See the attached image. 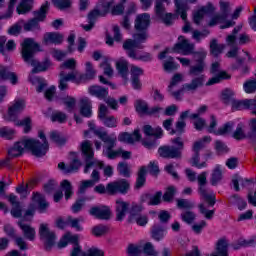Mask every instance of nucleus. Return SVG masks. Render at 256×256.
Segmentation results:
<instances>
[{
    "label": "nucleus",
    "instance_id": "obj_41",
    "mask_svg": "<svg viewBox=\"0 0 256 256\" xmlns=\"http://www.w3.org/2000/svg\"><path fill=\"white\" fill-rule=\"evenodd\" d=\"M116 69L125 81H127V75H129V62L127 60H119L116 63Z\"/></svg>",
    "mask_w": 256,
    "mask_h": 256
},
{
    "label": "nucleus",
    "instance_id": "obj_16",
    "mask_svg": "<svg viewBox=\"0 0 256 256\" xmlns=\"http://www.w3.org/2000/svg\"><path fill=\"white\" fill-rule=\"evenodd\" d=\"M4 232L8 237H10V239H14L15 245L19 247L20 251H27L28 246L25 238L17 236V231L15 230V228H13V226H11L10 224H6L4 226Z\"/></svg>",
    "mask_w": 256,
    "mask_h": 256
},
{
    "label": "nucleus",
    "instance_id": "obj_1",
    "mask_svg": "<svg viewBox=\"0 0 256 256\" xmlns=\"http://www.w3.org/2000/svg\"><path fill=\"white\" fill-rule=\"evenodd\" d=\"M41 44L33 38H25L21 43V56L24 63L33 67L32 73H41L49 69V61L39 62L35 59L36 53H41Z\"/></svg>",
    "mask_w": 256,
    "mask_h": 256
},
{
    "label": "nucleus",
    "instance_id": "obj_10",
    "mask_svg": "<svg viewBox=\"0 0 256 256\" xmlns=\"http://www.w3.org/2000/svg\"><path fill=\"white\" fill-rule=\"evenodd\" d=\"M113 5V1L106 2L102 4V9H94L88 13V24L87 25H82V28L84 31H91L93 27H95V21L99 19V17H105L107 13H109V9H111V6Z\"/></svg>",
    "mask_w": 256,
    "mask_h": 256
},
{
    "label": "nucleus",
    "instance_id": "obj_45",
    "mask_svg": "<svg viewBox=\"0 0 256 256\" xmlns=\"http://www.w3.org/2000/svg\"><path fill=\"white\" fill-rule=\"evenodd\" d=\"M232 109L234 111H241L243 109H249V103H253V101H249V99L245 100H231Z\"/></svg>",
    "mask_w": 256,
    "mask_h": 256
},
{
    "label": "nucleus",
    "instance_id": "obj_47",
    "mask_svg": "<svg viewBox=\"0 0 256 256\" xmlns=\"http://www.w3.org/2000/svg\"><path fill=\"white\" fill-rule=\"evenodd\" d=\"M61 102L65 105L68 113H72L73 109L77 106V99L73 96H66L61 98Z\"/></svg>",
    "mask_w": 256,
    "mask_h": 256
},
{
    "label": "nucleus",
    "instance_id": "obj_11",
    "mask_svg": "<svg viewBox=\"0 0 256 256\" xmlns=\"http://www.w3.org/2000/svg\"><path fill=\"white\" fill-rule=\"evenodd\" d=\"M197 182L199 185L198 193L201 195V197L208 203L210 207H213L215 203H217V200L215 199V195L213 192L208 193L207 188L205 185H207V172H202L197 176Z\"/></svg>",
    "mask_w": 256,
    "mask_h": 256
},
{
    "label": "nucleus",
    "instance_id": "obj_60",
    "mask_svg": "<svg viewBox=\"0 0 256 256\" xmlns=\"http://www.w3.org/2000/svg\"><path fill=\"white\" fill-rule=\"evenodd\" d=\"M117 170L122 177H131V169L127 162H120L117 166Z\"/></svg>",
    "mask_w": 256,
    "mask_h": 256
},
{
    "label": "nucleus",
    "instance_id": "obj_8",
    "mask_svg": "<svg viewBox=\"0 0 256 256\" xmlns=\"http://www.w3.org/2000/svg\"><path fill=\"white\" fill-rule=\"evenodd\" d=\"M205 85V79L204 76H199L193 78L189 83H186L182 85L181 89L177 91H168L172 97L176 99V101H181V95L183 93H195L200 87H203Z\"/></svg>",
    "mask_w": 256,
    "mask_h": 256
},
{
    "label": "nucleus",
    "instance_id": "obj_64",
    "mask_svg": "<svg viewBox=\"0 0 256 256\" xmlns=\"http://www.w3.org/2000/svg\"><path fill=\"white\" fill-rule=\"evenodd\" d=\"M107 231H109V228L103 224L94 226L92 228V234L94 235V237H103V235H105Z\"/></svg>",
    "mask_w": 256,
    "mask_h": 256
},
{
    "label": "nucleus",
    "instance_id": "obj_6",
    "mask_svg": "<svg viewBox=\"0 0 256 256\" xmlns=\"http://www.w3.org/2000/svg\"><path fill=\"white\" fill-rule=\"evenodd\" d=\"M195 51V44L189 42L184 36L178 37V42L170 50L166 48L164 51L160 52L158 59L163 61L167 57L168 53H182V55H193Z\"/></svg>",
    "mask_w": 256,
    "mask_h": 256
},
{
    "label": "nucleus",
    "instance_id": "obj_44",
    "mask_svg": "<svg viewBox=\"0 0 256 256\" xmlns=\"http://www.w3.org/2000/svg\"><path fill=\"white\" fill-rule=\"evenodd\" d=\"M239 183L242 187H245V183H251L250 179L243 178L239 176V174H235L232 176V185L234 187V190L239 192L241 191V188L239 187Z\"/></svg>",
    "mask_w": 256,
    "mask_h": 256
},
{
    "label": "nucleus",
    "instance_id": "obj_49",
    "mask_svg": "<svg viewBox=\"0 0 256 256\" xmlns=\"http://www.w3.org/2000/svg\"><path fill=\"white\" fill-rule=\"evenodd\" d=\"M126 253L128 256H141L143 255V246L139 244H129Z\"/></svg>",
    "mask_w": 256,
    "mask_h": 256
},
{
    "label": "nucleus",
    "instance_id": "obj_58",
    "mask_svg": "<svg viewBox=\"0 0 256 256\" xmlns=\"http://www.w3.org/2000/svg\"><path fill=\"white\" fill-rule=\"evenodd\" d=\"M142 253H144L146 256H159V252L155 250V246H153V243L151 242L144 244L142 247Z\"/></svg>",
    "mask_w": 256,
    "mask_h": 256
},
{
    "label": "nucleus",
    "instance_id": "obj_37",
    "mask_svg": "<svg viewBox=\"0 0 256 256\" xmlns=\"http://www.w3.org/2000/svg\"><path fill=\"white\" fill-rule=\"evenodd\" d=\"M144 135L148 137H155V139H161L163 137V129L161 127L152 128L151 125H145L143 127Z\"/></svg>",
    "mask_w": 256,
    "mask_h": 256
},
{
    "label": "nucleus",
    "instance_id": "obj_25",
    "mask_svg": "<svg viewBox=\"0 0 256 256\" xmlns=\"http://www.w3.org/2000/svg\"><path fill=\"white\" fill-rule=\"evenodd\" d=\"M118 141L129 144H133L136 141H141V132H139L138 129L134 130L132 134L128 132H123L119 134Z\"/></svg>",
    "mask_w": 256,
    "mask_h": 256
},
{
    "label": "nucleus",
    "instance_id": "obj_35",
    "mask_svg": "<svg viewBox=\"0 0 256 256\" xmlns=\"http://www.w3.org/2000/svg\"><path fill=\"white\" fill-rule=\"evenodd\" d=\"M146 181H147V167L142 166L137 173L134 189L139 190L142 187H145Z\"/></svg>",
    "mask_w": 256,
    "mask_h": 256
},
{
    "label": "nucleus",
    "instance_id": "obj_3",
    "mask_svg": "<svg viewBox=\"0 0 256 256\" xmlns=\"http://www.w3.org/2000/svg\"><path fill=\"white\" fill-rule=\"evenodd\" d=\"M38 146L39 142H36L35 140H21L16 142L13 147L8 149V156H10L12 159H15V157H21L25 149H29L32 155L35 157H40V155L43 153V150H37Z\"/></svg>",
    "mask_w": 256,
    "mask_h": 256
},
{
    "label": "nucleus",
    "instance_id": "obj_38",
    "mask_svg": "<svg viewBox=\"0 0 256 256\" xmlns=\"http://www.w3.org/2000/svg\"><path fill=\"white\" fill-rule=\"evenodd\" d=\"M70 157L72 161L67 166L66 173H74L75 171H79L81 167V160L77 157L76 152H70Z\"/></svg>",
    "mask_w": 256,
    "mask_h": 256
},
{
    "label": "nucleus",
    "instance_id": "obj_30",
    "mask_svg": "<svg viewBox=\"0 0 256 256\" xmlns=\"http://www.w3.org/2000/svg\"><path fill=\"white\" fill-rule=\"evenodd\" d=\"M94 255H101V252L97 248H90L87 252H84L81 249L79 244L73 246L70 256H94Z\"/></svg>",
    "mask_w": 256,
    "mask_h": 256
},
{
    "label": "nucleus",
    "instance_id": "obj_50",
    "mask_svg": "<svg viewBox=\"0 0 256 256\" xmlns=\"http://www.w3.org/2000/svg\"><path fill=\"white\" fill-rule=\"evenodd\" d=\"M29 81L32 83V85H38L36 88V91L38 93H42V91L47 87V82L43 78H39L37 76H30Z\"/></svg>",
    "mask_w": 256,
    "mask_h": 256
},
{
    "label": "nucleus",
    "instance_id": "obj_12",
    "mask_svg": "<svg viewBox=\"0 0 256 256\" xmlns=\"http://www.w3.org/2000/svg\"><path fill=\"white\" fill-rule=\"evenodd\" d=\"M80 151L86 163L84 173H89V169L95 165V152L93 151V143L90 140H84L80 144Z\"/></svg>",
    "mask_w": 256,
    "mask_h": 256
},
{
    "label": "nucleus",
    "instance_id": "obj_2",
    "mask_svg": "<svg viewBox=\"0 0 256 256\" xmlns=\"http://www.w3.org/2000/svg\"><path fill=\"white\" fill-rule=\"evenodd\" d=\"M25 110V100L18 99L14 101V104L8 108V117H5L6 121H12L16 127H24V133L31 131V118L26 117L23 120H18L19 113Z\"/></svg>",
    "mask_w": 256,
    "mask_h": 256
},
{
    "label": "nucleus",
    "instance_id": "obj_27",
    "mask_svg": "<svg viewBox=\"0 0 256 256\" xmlns=\"http://www.w3.org/2000/svg\"><path fill=\"white\" fill-rule=\"evenodd\" d=\"M90 95L93 97H97V99H101L104 101V99H107L109 97V89L99 86V85H93L90 86L88 89Z\"/></svg>",
    "mask_w": 256,
    "mask_h": 256
},
{
    "label": "nucleus",
    "instance_id": "obj_48",
    "mask_svg": "<svg viewBox=\"0 0 256 256\" xmlns=\"http://www.w3.org/2000/svg\"><path fill=\"white\" fill-rule=\"evenodd\" d=\"M223 179V171L221 170V166H216L211 174L210 183L211 185L215 186L217 183Z\"/></svg>",
    "mask_w": 256,
    "mask_h": 256
},
{
    "label": "nucleus",
    "instance_id": "obj_62",
    "mask_svg": "<svg viewBox=\"0 0 256 256\" xmlns=\"http://www.w3.org/2000/svg\"><path fill=\"white\" fill-rule=\"evenodd\" d=\"M51 121L53 123H55V122H57V123H66L67 114H65V112H61V111L53 112L52 115H51Z\"/></svg>",
    "mask_w": 256,
    "mask_h": 256
},
{
    "label": "nucleus",
    "instance_id": "obj_19",
    "mask_svg": "<svg viewBox=\"0 0 256 256\" xmlns=\"http://www.w3.org/2000/svg\"><path fill=\"white\" fill-rule=\"evenodd\" d=\"M17 225L18 227H20L24 239H27L28 241H35L37 232L35 231V228L33 226L25 223V219H21L20 221H18Z\"/></svg>",
    "mask_w": 256,
    "mask_h": 256
},
{
    "label": "nucleus",
    "instance_id": "obj_4",
    "mask_svg": "<svg viewBox=\"0 0 256 256\" xmlns=\"http://www.w3.org/2000/svg\"><path fill=\"white\" fill-rule=\"evenodd\" d=\"M61 69H69L70 73L65 74V71H61L59 74L60 80H59V89L60 91H66V89H69V81H75L77 79V75H79V72H77V61L73 58H70L66 61H64L61 64Z\"/></svg>",
    "mask_w": 256,
    "mask_h": 256
},
{
    "label": "nucleus",
    "instance_id": "obj_43",
    "mask_svg": "<svg viewBox=\"0 0 256 256\" xmlns=\"http://www.w3.org/2000/svg\"><path fill=\"white\" fill-rule=\"evenodd\" d=\"M47 11H49V2H45L39 10L34 11V19L39 23V21H45L47 17Z\"/></svg>",
    "mask_w": 256,
    "mask_h": 256
},
{
    "label": "nucleus",
    "instance_id": "obj_13",
    "mask_svg": "<svg viewBox=\"0 0 256 256\" xmlns=\"http://www.w3.org/2000/svg\"><path fill=\"white\" fill-rule=\"evenodd\" d=\"M131 189V184L126 179H120L107 184L108 195H127Z\"/></svg>",
    "mask_w": 256,
    "mask_h": 256
},
{
    "label": "nucleus",
    "instance_id": "obj_14",
    "mask_svg": "<svg viewBox=\"0 0 256 256\" xmlns=\"http://www.w3.org/2000/svg\"><path fill=\"white\" fill-rule=\"evenodd\" d=\"M219 5L221 14H216L211 18L208 23L209 27H215L218 23H225L229 17V13H231V4L229 2L220 0Z\"/></svg>",
    "mask_w": 256,
    "mask_h": 256
},
{
    "label": "nucleus",
    "instance_id": "obj_42",
    "mask_svg": "<svg viewBox=\"0 0 256 256\" xmlns=\"http://www.w3.org/2000/svg\"><path fill=\"white\" fill-rule=\"evenodd\" d=\"M151 237L154 241H161L165 237V228L159 224H155L151 230Z\"/></svg>",
    "mask_w": 256,
    "mask_h": 256
},
{
    "label": "nucleus",
    "instance_id": "obj_46",
    "mask_svg": "<svg viewBox=\"0 0 256 256\" xmlns=\"http://www.w3.org/2000/svg\"><path fill=\"white\" fill-rule=\"evenodd\" d=\"M206 143H211L210 136H204L202 139L194 142L192 146L193 153H200L201 149H205Z\"/></svg>",
    "mask_w": 256,
    "mask_h": 256
},
{
    "label": "nucleus",
    "instance_id": "obj_15",
    "mask_svg": "<svg viewBox=\"0 0 256 256\" xmlns=\"http://www.w3.org/2000/svg\"><path fill=\"white\" fill-rule=\"evenodd\" d=\"M40 239H44V247L46 251H51V247L55 245V232L49 230V225L40 224L39 227Z\"/></svg>",
    "mask_w": 256,
    "mask_h": 256
},
{
    "label": "nucleus",
    "instance_id": "obj_29",
    "mask_svg": "<svg viewBox=\"0 0 256 256\" xmlns=\"http://www.w3.org/2000/svg\"><path fill=\"white\" fill-rule=\"evenodd\" d=\"M176 7V15L181 17L183 21L187 19V11H189V1L187 0H174Z\"/></svg>",
    "mask_w": 256,
    "mask_h": 256
},
{
    "label": "nucleus",
    "instance_id": "obj_7",
    "mask_svg": "<svg viewBox=\"0 0 256 256\" xmlns=\"http://www.w3.org/2000/svg\"><path fill=\"white\" fill-rule=\"evenodd\" d=\"M194 55V61L197 63L196 65L189 66L188 75L189 77H192V79H195V77H204L205 82V75L203 73L205 72V59L207 57V51L200 50L198 52L192 53Z\"/></svg>",
    "mask_w": 256,
    "mask_h": 256
},
{
    "label": "nucleus",
    "instance_id": "obj_55",
    "mask_svg": "<svg viewBox=\"0 0 256 256\" xmlns=\"http://www.w3.org/2000/svg\"><path fill=\"white\" fill-rule=\"evenodd\" d=\"M149 38V34L147 33V30H140L137 31V33L133 34V40L137 45H141V43H145L147 39Z\"/></svg>",
    "mask_w": 256,
    "mask_h": 256
},
{
    "label": "nucleus",
    "instance_id": "obj_63",
    "mask_svg": "<svg viewBox=\"0 0 256 256\" xmlns=\"http://www.w3.org/2000/svg\"><path fill=\"white\" fill-rule=\"evenodd\" d=\"M234 126L233 122H227L215 132V135H229L233 131Z\"/></svg>",
    "mask_w": 256,
    "mask_h": 256
},
{
    "label": "nucleus",
    "instance_id": "obj_18",
    "mask_svg": "<svg viewBox=\"0 0 256 256\" xmlns=\"http://www.w3.org/2000/svg\"><path fill=\"white\" fill-rule=\"evenodd\" d=\"M144 71L139 66L131 65L130 68V75H131V83L133 89L136 91H141V87H143V84L141 83V75H143Z\"/></svg>",
    "mask_w": 256,
    "mask_h": 256
},
{
    "label": "nucleus",
    "instance_id": "obj_52",
    "mask_svg": "<svg viewBox=\"0 0 256 256\" xmlns=\"http://www.w3.org/2000/svg\"><path fill=\"white\" fill-rule=\"evenodd\" d=\"M193 153L194 154L190 159V164L192 165V167H196L197 169H203V167H207L206 161L199 163V161H201L200 153H197V152H193Z\"/></svg>",
    "mask_w": 256,
    "mask_h": 256
},
{
    "label": "nucleus",
    "instance_id": "obj_32",
    "mask_svg": "<svg viewBox=\"0 0 256 256\" xmlns=\"http://www.w3.org/2000/svg\"><path fill=\"white\" fill-rule=\"evenodd\" d=\"M39 137L43 141L42 144L39 140H35V139H27V141H36V143H38V146L36 147V149L38 151H43V153L40 156H36V157H43L44 155L47 154V151H49V142H47V137L45 136V133H43V131H39Z\"/></svg>",
    "mask_w": 256,
    "mask_h": 256
},
{
    "label": "nucleus",
    "instance_id": "obj_51",
    "mask_svg": "<svg viewBox=\"0 0 256 256\" xmlns=\"http://www.w3.org/2000/svg\"><path fill=\"white\" fill-rule=\"evenodd\" d=\"M222 79H231V75L225 71H221L217 76L210 78L206 85L209 87L211 85H215L216 83H221Z\"/></svg>",
    "mask_w": 256,
    "mask_h": 256
},
{
    "label": "nucleus",
    "instance_id": "obj_53",
    "mask_svg": "<svg viewBox=\"0 0 256 256\" xmlns=\"http://www.w3.org/2000/svg\"><path fill=\"white\" fill-rule=\"evenodd\" d=\"M60 186L65 193V199L66 200L71 199L73 195V186L71 185V182H69V180H63Z\"/></svg>",
    "mask_w": 256,
    "mask_h": 256
},
{
    "label": "nucleus",
    "instance_id": "obj_40",
    "mask_svg": "<svg viewBox=\"0 0 256 256\" xmlns=\"http://www.w3.org/2000/svg\"><path fill=\"white\" fill-rule=\"evenodd\" d=\"M225 50V44H219L217 39H212L210 42V53L213 57H219Z\"/></svg>",
    "mask_w": 256,
    "mask_h": 256
},
{
    "label": "nucleus",
    "instance_id": "obj_28",
    "mask_svg": "<svg viewBox=\"0 0 256 256\" xmlns=\"http://www.w3.org/2000/svg\"><path fill=\"white\" fill-rule=\"evenodd\" d=\"M129 211V202L123 200L116 201V221H123Z\"/></svg>",
    "mask_w": 256,
    "mask_h": 256
},
{
    "label": "nucleus",
    "instance_id": "obj_23",
    "mask_svg": "<svg viewBox=\"0 0 256 256\" xmlns=\"http://www.w3.org/2000/svg\"><path fill=\"white\" fill-rule=\"evenodd\" d=\"M34 205L37 206L39 213H45L49 208V202L45 199V196L39 192H34L32 196Z\"/></svg>",
    "mask_w": 256,
    "mask_h": 256
},
{
    "label": "nucleus",
    "instance_id": "obj_20",
    "mask_svg": "<svg viewBox=\"0 0 256 256\" xmlns=\"http://www.w3.org/2000/svg\"><path fill=\"white\" fill-rule=\"evenodd\" d=\"M151 25V16L147 13L136 16L134 28L136 31H147Z\"/></svg>",
    "mask_w": 256,
    "mask_h": 256
},
{
    "label": "nucleus",
    "instance_id": "obj_57",
    "mask_svg": "<svg viewBox=\"0 0 256 256\" xmlns=\"http://www.w3.org/2000/svg\"><path fill=\"white\" fill-rule=\"evenodd\" d=\"M175 193H177V188H175V186H169L162 196L163 201H165V203H171L175 197Z\"/></svg>",
    "mask_w": 256,
    "mask_h": 256
},
{
    "label": "nucleus",
    "instance_id": "obj_61",
    "mask_svg": "<svg viewBox=\"0 0 256 256\" xmlns=\"http://www.w3.org/2000/svg\"><path fill=\"white\" fill-rule=\"evenodd\" d=\"M91 198L89 197H83L75 201V203L72 205L71 210L74 213H79L83 207H85V201H90Z\"/></svg>",
    "mask_w": 256,
    "mask_h": 256
},
{
    "label": "nucleus",
    "instance_id": "obj_54",
    "mask_svg": "<svg viewBox=\"0 0 256 256\" xmlns=\"http://www.w3.org/2000/svg\"><path fill=\"white\" fill-rule=\"evenodd\" d=\"M252 245H255L254 239H239L236 243L232 244V248L234 249V251H237L241 249V247H252Z\"/></svg>",
    "mask_w": 256,
    "mask_h": 256
},
{
    "label": "nucleus",
    "instance_id": "obj_17",
    "mask_svg": "<svg viewBox=\"0 0 256 256\" xmlns=\"http://www.w3.org/2000/svg\"><path fill=\"white\" fill-rule=\"evenodd\" d=\"M90 215L96 219L109 221L111 219V208L108 206H94L89 210Z\"/></svg>",
    "mask_w": 256,
    "mask_h": 256
},
{
    "label": "nucleus",
    "instance_id": "obj_36",
    "mask_svg": "<svg viewBox=\"0 0 256 256\" xmlns=\"http://www.w3.org/2000/svg\"><path fill=\"white\" fill-rule=\"evenodd\" d=\"M161 197H163V192L158 191L155 194L147 193L143 196V201L148 203V205H160Z\"/></svg>",
    "mask_w": 256,
    "mask_h": 256
},
{
    "label": "nucleus",
    "instance_id": "obj_56",
    "mask_svg": "<svg viewBox=\"0 0 256 256\" xmlns=\"http://www.w3.org/2000/svg\"><path fill=\"white\" fill-rule=\"evenodd\" d=\"M181 219L184 221V223L191 225L195 222V219H197V215H195V212L187 210L181 213Z\"/></svg>",
    "mask_w": 256,
    "mask_h": 256
},
{
    "label": "nucleus",
    "instance_id": "obj_26",
    "mask_svg": "<svg viewBox=\"0 0 256 256\" xmlns=\"http://www.w3.org/2000/svg\"><path fill=\"white\" fill-rule=\"evenodd\" d=\"M0 79L2 81H10L12 85H17L19 81L15 72L9 71V67L0 65Z\"/></svg>",
    "mask_w": 256,
    "mask_h": 256
},
{
    "label": "nucleus",
    "instance_id": "obj_39",
    "mask_svg": "<svg viewBox=\"0 0 256 256\" xmlns=\"http://www.w3.org/2000/svg\"><path fill=\"white\" fill-rule=\"evenodd\" d=\"M33 9V0H22L17 6L16 11L18 15H26Z\"/></svg>",
    "mask_w": 256,
    "mask_h": 256
},
{
    "label": "nucleus",
    "instance_id": "obj_33",
    "mask_svg": "<svg viewBox=\"0 0 256 256\" xmlns=\"http://www.w3.org/2000/svg\"><path fill=\"white\" fill-rule=\"evenodd\" d=\"M45 45L54 43V45H61L63 43V35L57 32H48L44 35Z\"/></svg>",
    "mask_w": 256,
    "mask_h": 256
},
{
    "label": "nucleus",
    "instance_id": "obj_9",
    "mask_svg": "<svg viewBox=\"0 0 256 256\" xmlns=\"http://www.w3.org/2000/svg\"><path fill=\"white\" fill-rule=\"evenodd\" d=\"M95 135L105 143V150L103 151V155L108 159H117V151L113 150L115 145H117V137H111L107 132L96 130Z\"/></svg>",
    "mask_w": 256,
    "mask_h": 256
},
{
    "label": "nucleus",
    "instance_id": "obj_31",
    "mask_svg": "<svg viewBox=\"0 0 256 256\" xmlns=\"http://www.w3.org/2000/svg\"><path fill=\"white\" fill-rule=\"evenodd\" d=\"M236 41L237 37L235 35H228L226 38L228 47H232V49L226 53V57L229 59L237 57L239 53V47H237V44H235Z\"/></svg>",
    "mask_w": 256,
    "mask_h": 256
},
{
    "label": "nucleus",
    "instance_id": "obj_5",
    "mask_svg": "<svg viewBox=\"0 0 256 256\" xmlns=\"http://www.w3.org/2000/svg\"><path fill=\"white\" fill-rule=\"evenodd\" d=\"M171 143L175 146H161L158 149V154L163 159H181L183 157V149H185V143L183 138L177 137L171 140Z\"/></svg>",
    "mask_w": 256,
    "mask_h": 256
},
{
    "label": "nucleus",
    "instance_id": "obj_34",
    "mask_svg": "<svg viewBox=\"0 0 256 256\" xmlns=\"http://www.w3.org/2000/svg\"><path fill=\"white\" fill-rule=\"evenodd\" d=\"M93 106L89 98H82L80 100V114L82 117H91Z\"/></svg>",
    "mask_w": 256,
    "mask_h": 256
},
{
    "label": "nucleus",
    "instance_id": "obj_59",
    "mask_svg": "<svg viewBox=\"0 0 256 256\" xmlns=\"http://www.w3.org/2000/svg\"><path fill=\"white\" fill-rule=\"evenodd\" d=\"M161 21L166 25V27H171L175 19H179L177 14L173 13H165L163 16L160 17Z\"/></svg>",
    "mask_w": 256,
    "mask_h": 256
},
{
    "label": "nucleus",
    "instance_id": "obj_21",
    "mask_svg": "<svg viewBox=\"0 0 256 256\" xmlns=\"http://www.w3.org/2000/svg\"><path fill=\"white\" fill-rule=\"evenodd\" d=\"M141 211V206H134L130 213V219L131 221H135L137 225L145 227V224L149 222V218L147 217V215H142Z\"/></svg>",
    "mask_w": 256,
    "mask_h": 256
},
{
    "label": "nucleus",
    "instance_id": "obj_24",
    "mask_svg": "<svg viewBox=\"0 0 256 256\" xmlns=\"http://www.w3.org/2000/svg\"><path fill=\"white\" fill-rule=\"evenodd\" d=\"M215 251L211 256H229V240L227 238H220L216 242Z\"/></svg>",
    "mask_w": 256,
    "mask_h": 256
},
{
    "label": "nucleus",
    "instance_id": "obj_22",
    "mask_svg": "<svg viewBox=\"0 0 256 256\" xmlns=\"http://www.w3.org/2000/svg\"><path fill=\"white\" fill-rule=\"evenodd\" d=\"M122 47L124 51H127V55L131 59H137L135 49H143V45L137 44L133 39L125 40Z\"/></svg>",
    "mask_w": 256,
    "mask_h": 256
}]
</instances>
